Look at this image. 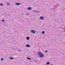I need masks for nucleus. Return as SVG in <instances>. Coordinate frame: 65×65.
Returning <instances> with one entry per match:
<instances>
[{
	"mask_svg": "<svg viewBox=\"0 0 65 65\" xmlns=\"http://www.w3.org/2000/svg\"><path fill=\"white\" fill-rule=\"evenodd\" d=\"M38 55L39 56L40 58H43L44 56V55L42 54V53L41 52H39Z\"/></svg>",
	"mask_w": 65,
	"mask_h": 65,
	"instance_id": "1",
	"label": "nucleus"
},
{
	"mask_svg": "<svg viewBox=\"0 0 65 65\" xmlns=\"http://www.w3.org/2000/svg\"><path fill=\"white\" fill-rule=\"evenodd\" d=\"M30 32L31 33H33V34H35V32L33 30H31Z\"/></svg>",
	"mask_w": 65,
	"mask_h": 65,
	"instance_id": "2",
	"label": "nucleus"
},
{
	"mask_svg": "<svg viewBox=\"0 0 65 65\" xmlns=\"http://www.w3.org/2000/svg\"><path fill=\"white\" fill-rule=\"evenodd\" d=\"M33 12H35L36 13H38V11H36V10H34L33 11Z\"/></svg>",
	"mask_w": 65,
	"mask_h": 65,
	"instance_id": "3",
	"label": "nucleus"
},
{
	"mask_svg": "<svg viewBox=\"0 0 65 65\" xmlns=\"http://www.w3.org/2000/svg\"><path fill=\"white\" fill-rule=\"evenodd\" d=\"M15 4L17 5H19L20 4V3H16Z\"/></svg>",
	"mask_w": 65,
	"mask_h": 65,
	"instance_id": "4",
	"label": "nucleus"
},
{
	"mask_svg": "<svg viewBox=\"0 0 65 65\" xmlns=\"http://www.w3.org/2000/svg\"><path fill=\"white\" fill-rule=\"evenodd\" d=\"M30 38V37H26V39L27 40H29V39Z\"/></svg>",
	"mask_w": 65,
	"mask_h": 65,
	"instance_id": "5",
	"label": "nucleus"
},
{
	"mask_svg": "<svg viewBox=\"0 0 65 65\" xmlns=\"http://www.w3.org/2000/svg\"><path fill=\"white\" fill-rule=\"evenodd\" d=\"M40 20H42L43 19V17H40Z\"/></svg>",
	"mask_w": 65,
	"mask_h": 65,
	"instance_id": "6",
	"label": "nucleus"
},
{
	"mask_svg": "<svg viewBox=\"0 0 65 65\" xmlns=\"http://www.w3.org/2000/svg\"><path fill=\"white\" fill-rule=\"evenodd\" d=\"M27 9L28 10H31V9H32V8L30 7H28L27 8Z\"/></svg>",
	"mask_w": 65,
	"mask_h": 65,
	"instance_id": "7",
	"label": "nucleus"
},
{
	"mask_svg": "<svg viewBox=\"0 0 65 65\" xmlns=\"http://www.w3.org/2000/svg\"><path fill=\"white\" fill-rule=\"evenodd\" d=\"M26 47H29L30 46V45L29 44H27L26 45Z\"/></svg>",
	"mask_w": 65,
	"mask_h": 65,
	"instance_id": "8",
	"label": "nucleus"
},
{
	"mask_svg": "<svg viewBox=\"0 0 65 65\" xmlns=\"http://www.w3.org/2000/svg\"><path fill=\"white\" fill-rule=\"evenodd\" d=\"M7 4L8 5H10V4L9 2H7Z\"/></svg>",
	"mask_w": 65,
	"mask_h": 65,
	"instance_id": "9",
	"label": "nucleus"
},
{
	"mask_svg": "<svg viewBox=\"0 0 65 65\" xmlns=\"http://www.w3.org/2000/svg\"><path fill=\"white\" fill-rule=\"evenodd\" d=\"M46 65H49V64H50V62H47L46 63Z\"/></svg>",
	"mask_w": 65,
	"mask_h": 65,
	"instance_id": "10",
	"label": "nucleus"
},
{
	"mask_svg": "<svg viewBox=\"0 0 65 65\" xmlns=\"http://www.w3.org/2000/svg\"><path fill=\"white\" fill-rule=\"evenodd\" d=\"M0 6H3V4L2 3H1L0 4Z\"/></svg>",
	"mask_w": 65,
	"mask_h": 65,
	"instance_id": "11",
	"label": "nucleus"
},
{
	"mask_svg": "<svg viewBox=\"0 0 65 65\" xmlns=\"http://www.w3.org/2000/svg\"><path fill=\"white\" fill-rule=\"evenodd\" d=\"M10 59H11V60H13V59H14V58H12L11 57H10Z\"/></svg>",
	"mask_w": 65,
	"mask_h": 65,
	"instance_id": "12",
	"label": "nucleus"
},
{
	"mask_svg": "<svg viewBox=\"0 0 65 65\" xmlns=\"http://www.w3.org/2000/svg\"><path fill=\"white\" fill-rule=\"evenodd\" d=\"M42 33L43 34H44V31H43L42 32Z\"/></svg>",
	"mask_w": 65,
	"mask_h": 65,
	"instance_id": "13",
	"label": "nucleus"
},
{
	"mask_svg": "<svg viewBox=\"0 0 65 65\" xmlns=\"http://www.w3.org/2000/svg\"><path fill=\"white\" fill-rule=\"evenodd\" d=\"M27 59H28V60H30L31 59V58H29V57H27Z\"/></svg>",
	"mask_w": 65,
	"mask_h": 65,
	"instance_id": "14",
	"label": "nucleus"
},
{
	"mask_svg": "<svg viewBox=\"0 0 65 65\" xmlns=\"http://www.w3.org/2000/svg\"><path fill=\"white\" fill-rule=\"evenodd\" d=\"M2 22H5V21H4V20H2Z\"/></svg>",
	"mask_w": 65,
	"mask_h": 65,
	"instance_id": "15",
	"label": "nucleus"
},
{
	"mask_svg": "<svg viewBox=\"0 0 65 65\" xmlns=\"http://www.w3.org/2000/svg\"><path fill=\"white\" fill-rule=\"evenodd\" d=\"M1 61H3V58H2L1 59Z\"/></svg>",
	"mask_w": 65,
	"mask_h": 65,
	"instance_id": "16",
	"label": "nucleus"
},
{
	"mask_svg": "<svg viewBox=\"0 0 65 65\" xmlns=\"http://www.w3.org/2000/svg\"><path fill=\"white\" fill-rule=\"evenodd\" d=\"M29 15V13H26V15Z\"/></svg>",
	"mask_w": 65,
	"mask_h": 65,
	"instance_id": "17",
	"label": "nucleus"
},
{
	"mask_svg": "<svg viewBox=\"0 0 65 65\" xmlns=\"http://www.w3.org/2000/svg\"><path fill=\"white\" fill-rule=\"evenodd\" d=\"M18 51H19V52H21V50H18Z\"/></svg>",
	"mask_w": 65,
	"mask_h": 65,
	"instance_id": "18",
	"label": "nucleus"
},
{
	"mask_svg": "<svg viewBox=\"0 0 65 65\" xmlns=\"http://www.w3.org/2000/svg\"><path fill=\"white\" fill-rule=\"evenodd\" d=\"M45 53H46V52H47V51H46H46H45Z\"/></svg>",
	"mask_w": 65,
	"mask_h": 65,
	"instance_id": "19",
	"label": "nucleus"
}]
</instances>
